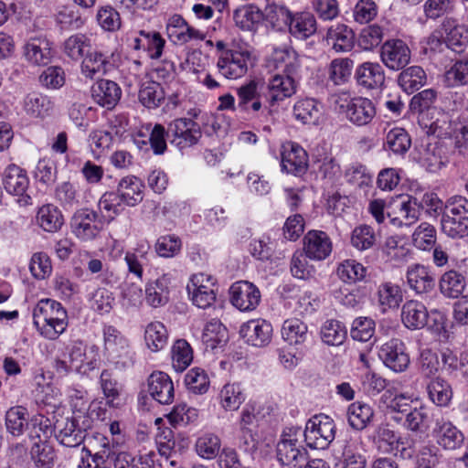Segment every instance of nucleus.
I'll list each match as a JSON object with an SVG mask.
<instances>
[{"instance_id":"c9c22d12","label":"nucleus","mask_w":468,"mask_h":468,"mask_svg":"<svg viewBox=\"0 0 468 468\" xmlns=\"http://www.w3.org/2000/svg\"><path fill=\"white\" fill-rule=\"evenodd\" d=\"M271 61L279 73L299 75L301 61L298 54L292 48H275L271 54Z\"/></svg>"},{"instance_id":"0e129e2a","label":"nucleus","mask_w":468,"mask_h":468,"mask_svg":"<svg viewBox=\"0 0 468 468\" xmlns=\"http://www.w3.org/2000/svg\"><path fill=\"white\" fill-rule=\"evenodd\" d=\"M149 246L140 244L132 251H127L124 256L128 271L133 274L139 280H142L144 273V264L147 261Z\"/></svg>"},{"instance_id":"bb28decb","label":"nucleus","mask_w":468,"mask_h":468,"mask_svg":"<svg viewBox=\"0 0 468 468\" xmlns=\"http://www.w3.org/2000/svg\"><path fill=\"white\" fill-rule=\"evenodd\" d=\"M407 282L416 293H427L433 290L435 278L428 267L421 264L410 266L406 273Z\"/></svg>"},{"instance_id":"a211bd4d","label":"nucleus","mask_w":468,"mask_h":468,"mask_svg":"<svg viewBox=\"0 0 468 468\" xmlns=\"http://www.w3.org/2000/svg\"><path fill=\"white\" fill-rule=\"evenodd\" d=\"M303 250L310 260L324 261L332 253L333 242L326 232L312 229L303 239Z\"/></svg>"},{"instance_id":"4c0bfd02","label":"nucleus","mask_w":468,"mask_h":468,"mask_svg":"<svg viewBox=\"0 0 468 468\" xmlns=\"http://www.w3.org/2000/svg\"><path fill=\"white\" fill-rule=\"evenodd\" d=\"M36 221L44 231L54 233L63 226L64 218L58 207L53 204H45L38 208Z\"/></svg>"},{"instance_id":"09e8293b","label":"nucleus","mask_w":468,"mask_h":468,"mask_svg":"<svg viewBox=\"0 0 468 468\" xmlns=\"http://www.w3.org/2000/svg\"><path fill=\"white\" fill-rule=\"evenodd\" d=\"M336 274L345 283L353 284L365 280L367 269L356 260L347 259L338 264Z\"/></svg>"},{"instance_id":"49530a36","label":"nucleus","mask_w":468,"mask_h":468,"mask_svg":"<svg viewBox=\"0 0 468 468\" xmlns=\"http://www.w3.org/2000/svg\"><path fill=\"white\" fill-rule=\"evenodd\" d=\"M292 12L286 6L276 4L268 5L265 8L264 18L266 23L277 31H287Z\"/></svg>"},{"instance_id":"13d9d810","label":"nucleus","mask_w":468,"mask_h":468,"mask_svg":"<svg viewBox=\"0 0 468 468\" xmlns=\"http://www.w3.org/2000/svg\"><path fill=\"white\" fill-rule=\"evenodd\" d=\"M168 278L162 276L146 285L145 299L151 306L158 307L168 301Z\"/></svg>"},{"instance_id":"7ed1b4c3","label":"nucleus","mask_w":468,"mask_h":468,"mask_svg":"<svg viewBox=\"0 0 468 468\" xmlns=\"http://www.w3.org/2000/svg\"><path fill=\"white\" fill-rule=\"evenodd\" d=\"M441 231L451 239H463L468 236V199L454 196L445 202L444 211L440 220Z\"/></svg>"},{"instance_id":"9d476101","label":"nucleus","mask_w":468,"mask_h":468,"mask_svg":"<svg viewBox=\"0 0 468 468\" xmlns=\"http://www.w3.org/2000/svg\"><path fill=\"white\" fill-rule=\"evenodd\" d=\"M2 183L6 192L16 197L20 206L32 204L28 192L29 178L26 170L15 164L9 165L3 173Z\"/></svg>"},{"instance_id":"aec40b11","label":"nucleus","mask_w":468,"mask_h":468,"mask_svg":"<svg viewBox=\"0 0 468 468\" xmlns=\"http://www.w3.org/2000/svg\"><path fill=\"white\" fill-rule=\"evenodd\" d=\"M23 50L25 59L34 66H46L53 57L52 43L44 36L28 38Z\"/></svg>"},{"instance_id":"2eb2a0df","label":"nucleus","mask_w":468,"mask_h":468,"mask_svg":"<svg viewBox=\"0 0 468 468\" xmlns=\"http://www.w3.org/2000/svg\"><path fill=\"white\" fill-rule=\"evenodd\" d=\"M384 365L394 372H404L410 359L404 342L399 338H391L383 344L378 352Z\"/></svg>"},{"instance_id":"473e14b6","label":"nucleus","mask_w":468,"mask_h":468,"mask_svg":"<svg viewBox=\"0 0 468 468\" xmlns=\"http://www.w3.org/2000/svg\"><path fill=\"white\" fill-rule=\"evenodd\" d=\"M53 108L52 99L40 92H30L23 99V109L31 118L43 119L51 113Z\"/></svg>"},{"instance_id":"e2e57ef3","label":"nucleus","mask_w":468,"mask_h":468,"mask_svg":"<svg viewBox=\"0 0 468 468\" xmlns=\"http://www.w3.org/2000/svg\"><path fill=\"white\" fill-rule=\"evenodd\" d=\"M27 416V410L22 406L10 408L5 413V426L7 431L14 436L23 434L26 427L29 425Z\"/></svg>"},{"instance_id":"2f4dec72","label":"nucleus","mask_w":468,"mask_h":468,"mask_svg":"<svg viewBox=\"0 0 468 468\" xmlns=\"http://www.w3.org/2000/svg\"><path fill=\"white\" fill-rule=\"evenodd\" d=\"M326 40L335 52H349L355 45L353 30L344 24H336L328 28Z\"/></svg>"},{"instance_id":"39448f33","label":"nucleus","mask_w":468,"mask_h":468,"mask_svg":"<svg viewBox=\"0 0 468 468\" xmlns=\"http://www.w3.org/2000/svg\"><path fill=\"white\" fill-rule=\"evenodd\" d=\"M92 420L87 414L58 418L53 423L56 439L66 447H77L82 443Z\"/></svg>"},{"instance_id":"338daca9","label":"nucleus","mask_w":468,"mask_h":468,"mask_svg":"<svg viewBox=\"0 0 468 468\" xmlns=\"http://www.w3.org/2000/svg\"><path fill=\"white\" fill-rule=\"evenodd\" d=\"M182 249L181 239L175 234L160 236L154 243V250L162 258H173L178 255Z\"/></svg>"},{"instance_id":"423d86ee","label":"nucleus","mask_w":468,"mask_h":468,"mask_svg":"<svg viewBox=\"0 0 468 468\" xmlns=\"http://www.w3.org/2000/svg\"><path fill=\"white\" fill-rule=\"evenodd\" d=\"M299 428L285 429L276 446L278 462L288 468H303L308 459V452L299 441Z\"/></svg>"},{"instance_id":"79ce46f5","label":"nucleus","mask_w":468,"mask_h":468,"mask_svg":"<svg viewBox=\"0 0 468 468\" xmlns=\"http://www.w3.org/2000/svg\"><path fill=\"white\" fill-rule=\"evenodd\" d=\"M30 457L36 468H52L55 464L56 452L48 440L33 442L30 449Z\"/></svg>"},{"instance_id":"dca6fc26","label":"nucleus","mask_w":468,"mask_h":468,"mask_svg":"<svg viewBox=\"0 0 468 468\" xmlns=\"http://www.w3.org/2000/svg\"><path fill=\"white\" fill-rule=\"evenodd\" d=\"M299 75L277 73L270 78L266 87L267 101L271 106L295 94Z\"/></svg>"},{"instance_id":"bf43d9fd","label":"nucleus","mask_w":468,"mask_h":468,"mask_svg":"<svg viewBox=\"0 0 468 468\" xmlns=\"http://www.w3.org/2000/svg\"><path fill=\"white\" fill-rule=\"evenodd\" d=\"M322 341L328 346H340L346 338V326L337 320H327L324 323L320 331Z\"/></svg>"},{"instance_id":"cd10ccee","label":"nucleus","mask_w":468,"mask_h":468,"mask_svg":"<svg viewBox=\"0 0 468 468\" xmlns=\"http://www.w3.org/2000/svg\"><path fill=\"white\" fill-rule=\"evenodd\" d=\"M287 31L297 39L306 40L317 31L315 16L307 11L292 13Z\"/></svg>"},{"instance_id":"7c9ffc66","label":"nucleus","mask_w":468,"mask_h":468,"mask_svg":"<svg viewBox=\"0 0 468 468\" xmlns=\"http://www.w3.org/2000/svg\"><path fill=\"white\" fill-rule=\"evenodd\" d=\"M429 314L425 305L415 300L407 301L401 309V321L410 330L423 328L428 323Z\"/></svg>"},{"instance_id":"c03bdc74","label":"nucleus","mask_w":468,"mask_h":468,"mask_svg":"<svg viewBox=\"0 0 468 468\" xmlns=\"http://www.w3.org/2000/svg\"><path fill=\"white\" fill-rule=\"evenodd\" d=\"M165 91L160 83L146 80L141 84L139 90V101L148 109L158 108L165 101Z\"/></svg>"},{"instance_id":"412c9836","label":"nucleus","mask_w":468,"mask_h":468,"mask_svg":"<svg viewBox=\"0 0 468 468\" xmlns=\"http://www.w3.org/2000/svg\"><path fill=\"white\" fill-rule=\"evenodd\" d=\"M356 84L367 90L381 89L385 84L386 75L383 67L378 62L366 61L355 70Z\"/></svg>"},{"instance_id":"f3484780","label":"nucleus","mask_w":468,"mask_h":468,"mask_svg":"<svg viewBox=\"0 0 468 468\" xmlns=\"http://www.w3.org/2000/svg\"><path fill=\"white\" fill-rule=\"evenodd\" d=\"M380 58L382 63L389 69L399 70L404 69L410 61L411 51L409 46L401 39L387 40L381 47Z\"/></svg>"},{"instance_id":"0eeeda50","label":"nucleus","mask_w":468,"mask_h":468,"mask_svg":"<svg viewBox=\"0 0 468 468\" xmlns=\"http://www.w3.org/2000/svg\"><path fill=\"white\" fill-rule=\"evenodd\" d=\"M188 114L191 117L175 119L167 126L168 141L181 151L197 144L202 136L200 125L194 121L198 115L197 111L191 110Z\"/></svg>"},{"instance_id":"c85d7f7f","label":"nucleus","mask_w":468,"mask_h":468,"mask_svg":"<svg viewBox=\"0 0 468 468\" xmlns=\"http://www.w3.org/2000/svg\"><path fill=\"white\" fill-rule=\"evenodd\" d=\"M441 30L443 31V42L446 46L457 52H462L468 44V29L457 24L452 18H445L441 24Z\"/></svg>"},{"instance_id":"052dcab7","label":"nucleus","mask_w":468,"mask_h":468,"mask_svg":"<svg viewBox=\"0 0 468 468\" xmlns=\"http://www.w3.org/2000/svg\"><path fill=\"white\" fill-rule=\"evenodd\" d=\"M354 61L349 58H337L333 59L328 66V79L335 85H343L348 81Z\"/></svg>"},{"instance_id":"5701e85b","label":"nucleus","mask_w":468,"mask_h":468,"mask_svg":"<svg viewBox=\"0 0 468 468\" xmlns=\"http://www.w3.org/2000/svg\"><path fill=\"white\" fill-rule=\"evenodd\" d=\"M282 170L294 176L303 175L308 167V155L306 151L297 144H289L283 146L282 152Z\"/></svg>"},{"instance_id":"1a4fd4ad","label":"nucleus","mask_w":468,"mask_h":468,"mask_svg":"<svg viewBox=\"0 0 468 468\" xmlns=\"http://www.w3.org/2000/svg\"><path fill=\"white\" fill-rule=\"evenodd\" d=\"M253 65L251 52L248 48L224 51L218 55V72L228 80H238L244 77L249 68Z\"/></svg>"},{"instance_id":"a19ab883","label":"nucleus","mask_w":468,"mask_h":468,"mask_svg":"<svg viewBox=\"0 0 468 468\" xmlns=\"http://www.w3.org/2000/svg\"><path fill=\"white\" fill-rule=\"evenodd\" d=\"M427 76L420 66H411L403 69L398 78V83L408 94H412L425 85Z\"/></svg>"},{"instance_id":"72a5a7b5","label":"nucleus","mask_w":468,"mask_h":468,"mask_svg":"<svg viewBox=\"0 0 468 468\" xmlns=\"http://www.w3.org/2000/svg\"><path fill=\"white\" fill-rule=\"evenodd\" d=\"M293 116L303 124H317L323 116L324 107L314 98L298 100L293 106Z\"/></svg>"},{"instance_id":"3c124183","label":"nucleus","mask_w":468,"mask_h":468,"mask_svg":"<svg viewBox=\"0 0 468 468\" xmlns=\"http://www.w3.org/2000/svg\"><path fill=\"white\" fill-rule=\"evenodd\" d=\"M427 391L431 400L440 407L449 406L453 396L451 385L441 378H433L428 384Z\"/></svg>"},{"instance_id":"a878e982","label":"nucleus","mask_w":468,"mask_h":468,"mask_svg":"<svg viewBox=\"0 0 468 468\" xmlns=\"http://www.w3.org/2000/svg\"><path fill=\"white\" fill-rule=\"evenodd\" d=\"M111 57L101 51L88 52L81 61V74L90 80L96 76L105 75L113 68Z\"/></svg>"},{"instance_id":"680f3d73","label":"nucleus","mask_w":468,"mask_h":468,"mask_svg":"<svg viewBox=\"0 0 468 468\" xmlns=\"http://www.w3.org/2000/svg\"><path fill=\"white\" fill-rule=\"evenodd\" d=\"M263 18V14L256 7L245 5L237 8L233 19L237 27L242 30H253Z\"/></svg>"},{"instance_id":"f257e3e1","label":"nucleus","mask_w":468,"mask_h":468,"mask_svg":"<svg viewBox=\"0 0 468 468\" xmlns=\"http://www.w3.org/2000/svg\"><path fill=\"white\" fill-rule=\"evenodd\" d=\"M33 324L41 336L56 340L69 326L68 312L56 300L41 299L33 308Z\"/></svg>"},{"instance_id":"f03ea898","label":"nucleus","mask_w":468,"mask_h":468,"mask_svg":"<svg viewBox=\"0 0 468 468\" xmlns=\"http://www.w3.org/2000/svg\"><path fill=\"white\" fill-rule=\"evenodd\" d=\"M103 352L107 360L118 370L133 366L135 352L129 339L115 326L104 324L102 328Z\"/></svg>"},{"instance_id":"e433bc0d","label":"nucleus","mask_w":468,"mask_h":468,"mask_svg":"<svg viewBox=\"0 0 468 468\" xmlns=\"http://www.w3.org/2000/svg\"><path fill=\"white\" fill-rule=\"evenodd\" d=\"M142 180L134 176H129L121 179L116 191L124 201V205L134 207L144 198Z\"/></svg>"},{"instance_id":"864d4df0","label":"nucleus","mask_w":468,"mask_h":468,"mask_svg":"<svg viewBox=\"0 0 468 468\" xmlns=\"http://www.w3.org/2000/svg\"><path fill=\"white\" fill-rule=\"evenodd\" d=\"M378 301L382 312L398 308L402 302V292L399 285L384 282L378 286Z\"/></svg>"},{"instance_id":"9b49d317","label":"nucleus","mask_w":468,"mask_h":468,"mask_svg":"<svg viewBox=\"0 0 468 468\" xmlns=\"http://www.w3.org/2000/svg\"><path fill=\"white\" fill-rule=\"evenodd\" d=\"M70 229L80 241H91L99 237L102 229V222L96 211L80 208L71 217Z\"/></svg>"},{"instance_id":"c756f323","label":"nucleus","mask_w":468,"mask_h":468,"mask_svg":"<svg viewBox=\"0 0 468 468\" xmlns=\"http://www.w3.org/2000/svg\"><path fill=\"white\" fill-rule=\"evenodd\" d=\"M375 418L374 409L367 403L355 401L351 403L346 410L348 425L356 431L367 429Z\"/></svg>"},{"instance_id":"20e7f679","label":"nucleus","mask_w":468,"mask_h":468,"mask_svg":"<svg viewBox=\"0 0 468 468\" xmlns=\"http://www.w3.org/2000/svg\"><path fill=\"white\" fill-rule=\"evenodd\" d=\"M335 110L356 126L369 124L377 111L374 102L365 97H351L348 92L333 96Z\"/></svg>"},{"instance_id":"393cba45","label":"nucleus","mask_w":468,"mask_h":468,"mask_svg":"<svg viewBox=\"0 0 468 468\" xmlns=\"http://www.w3.org/2000/svg\"><path fill=\"white\" fill-rule=\"evenodd\" d=\"M240 335L248 344L262 347L271 342L272 326L265 320H250L241 326Z\"/></svg>"},{"instance_id":"6e6552de","label":"nucleus","mask_w":468,"mask_h":468,"mask_svg":"<svg viewBox=\"0 0 468 468\" xmlns=\"http://www.w3.org/2000/svg\"><path fill=\"white\" fill-rule=\"evenodd\" d=\"M336 425L334 420L324 414L313 416L305 424L304 441L312 449L324 450L335 438Z\"/></svg>"},{"instance_id":"5fc2aeb1","label":"nucleus","mask_w":468,"mask_h":468,"mask_svg":"<svg viewBox=\"0 0 468 468\" xmlns=\"http://www.w3.org/2000/svg\"><path fill=\"white\" fill-rule=\"evenodd\" d=\"M401 444H404V438L388 426H379L378 428L376 445L379 452L391 454L397 452Z\"/></svg>"},{"instance_id":"69168bd1","label":"nucleus","mask_w":468,"mask_h":468,"mask_svg":"<svg viewBox=\"0 0 468 468\" xmlns=\"http://www.w3.org/2000/svg\"><path fill=\"white\" fill-rule=\"evenodd\" d=\"M436 229L428 222H421L412 234L413 245L422 250H429L436 244Z\"/></svg>"},{"instance_id":"58836bf2","label":"nucleus","mask_w":468,"mask_h":468,"mask_svg":"<svg viewBox=\"0 0 468 468\" xmlns=\"http://www.w3.org/2000/svg\"><path fill=\"white\" fill-rule=\"evenodd\" d=\"M246 399L245 390L239 383H227L218 393V401L226 411H236Z\"/></svg>"},{"instance_id":"6ab92c4d","label":"nucleus","mask_w":468,"mask_h":468,"mask_svg":"<svg viewBox=\"0 0 468 468\" xmlns=\"http://www.w3.org/2000/svg\"><path fill=\"white\" fill-rule=\"evenodd\" d=\"M261 292L248 281H239L230 287V300L232 304L242 312L256 309L261 302Z\"/></svg>"},{"instance_id":"de8ad7c7","label":"nucleus","mask_w":468,"mask_h":468,"mask_svg":"<svg viewBox=\"0 0 468 468\" xmlns=\"http://www.w3.org/2000/svg\"><path fill=\"white\" fill-rule=\"evenodd\" d=\"M90 47V38L85 34L77 33L64 41L63 52L70 59L79 61L85 57Z\"/></svg>"},{"instance_id":"b1692460","label":"nucleus","mask_w":468,"mask_h":468,"mask_svg":"<svg viewBox=\"0 0 468 468\" xmlns=\"http://www.w3.org/2000/svg\"><path fill=\"white\" fill-rule=\"evenodd\" d=\"M90 92L93 101L107 110H112L122 97L121 87L115 81L104 79L96 81Z\"/></svg>"},{"instance_id":"a18cd8bd","label":"nucleus","mask_w":468,"mask_h":468,"mask_svg":"<svg viewBox=\"0 0 468 468\" xmlns=\"http://www.w3.org/2000/svg\"><path fill=\"white\" fill-rule=\"evenodd\" d=\"M442 368L452 377L457 378L461 374L463 378L468 377V356L457 354L450 348L441 350Z\"/></svg>"},{"instance_id":"4be33fe9","label":"nucleus","mask_w":468,"mask_h":468,"mask_svg":"<svg viewBox=\"0 0 468 468\" xmlns=\"http://www.w3.org/2000/svg\"><path fill=\"white\" fill-rule=\"evenodd\" d=\"M147 391L158 403L167 405L175 398L174 383L168 374L162 371L153 372L147 379Z\"/></svg>"},{"instance_id":"4d7b16f0","label":"nucleus","mask_w":468,"mask_h":468,"mask_svg":"<svg viewBox=\"0 0 468 468\" xmlns=\"http://www.w3.org/2000/svg\"><path fill=\"white\" fill-rule=\"evenodd\" d=\"M202 341L207 348L215 349L227 341V329L218 319H212L205 325Z\"/></svg>"},{"instance_id":"8fccbe9b","label":"nucleus","mask_w":468,"mask_h":468,"mask_svg":"<svg viewBox=\"0 0 468 468\" xmlns=\"http://www.w3.org/2000/svg\"><path fill=\"white\" fill-rule=\"evenodd\" d=\"M282 338L290 345H300L309 337L308 326L297 318L287 319L282 327Z\"/></svg>"},{"instance_id":"ddd939ff","label":"nucleus","mask_w":468,"mask_h":468,"mask_svg":"<svg viewBox=\"0 0 468 468\" xmlns=\"http://www.w3.org/2000/svg\"><path fill=\"white\" fill-rule=\"evenodd\" d=\"M431 432L437 445L445 451L460 449L464 442L463 431L442 414L434 418Z\"/></svg>"},{"instance_id":"37998d69","label":"nucleus","mask_w":468,"mask_h":468,"mask_svg":"<svg viewBox=\"0 0 468 468\" xmlns=\"http://www.w3.org/2000/svg\"><path fill=\"white\" fill-rule=\"evenodd\" d=\"M411 146L408 132L400 127L389 130L385 137L384 148L396 155H404Z\"/></svg>"},{"instance_id":"6e6d98bb","label":"nucleus","mask_w":468,"mask_h":468,"mask_svg":"<svg viewBox=\"0 0 468 468\" xmlns=\"http://www.w3.org/2000/svg\"><path fill=\"white\" fill-rule=\"evenodd\" d=\"M146 346L153 352L164 349L168 342V333L165 326L160 322L150 323L144 331Z\"/></svg>"},{"instance_id":"4468645a","label":"nucleus","mask_w":468,"mask_h":468,"mask_svg":"<svg viewBox=\"0 0 468 468\" xmlns=\"http://www.w3.org/2000/svg\"><path fill=\"white\" fill-rule=\"evenodd\" d=\"M388 217L395 227L411 226L419 219V200L410 195L398 196L390 203Z\"/></svg>"},{"instance_id":"f8f14e48","label":"nucleus","mask_w":468,"mask_h":468,"mask_svg":"<svg viewBox=\"0 0 468 468\" xmlns=\"http://www.w3.org/2000/svg\"><path fill=\"white\" fill-rule=\"evenodd\" d=\"M238 110L246 113H256L263 108V100L267 101L265 83L258 80H250L236 90Z\"/></svg>"},{"instance_id":"774afa93","label":"nucleus","mask_w":468,"mask_h":468,"mask_svg":"<svg viewBox=\"0 0 468 468\" xmlns=\"http://www.w3.org/2000/svg\"><path fill=\"white\" fill-rule=\"evenodd\" d=\"M193 354L190 345L184 339L175 342L172 347V363L176 371H184L192 362Z\"/></svg>"},{"instance_id":"ea45409f","label":"nucleus","mask_w":468,"mask_h":468,"mask_svg":"<svg viewBox=\"0 0 468 468\" xmlns=\"http://www.w3.org/2000/svg\"><path fill=\"white\" fill-rule=\"evenodd\" d=\"M465 287V277L454 270L445 271L441 276L439 281L440 292L444 297L447 298H458L463 294Z\"/></svg>"},{"instance_id":"f704fd0d","label":"nucleus","mask_w":468,"mask_h":468,"mask_svg":"<svg viewBox=\"0 0 468 468\" xmlns=\"http://www.w3.org/2000/svg\"><path fill=\"white\" fill-rule=\"evenodd\" d=\"M165 45V40L156 31L141 30L139 37L133 40V48L146 51L152 59H157L162 56Z\"/></svg>"},{"instance_id":"603ef678","label":"nucleus","mask_w":468,"mask_h":468,"mask_svg":"<svg viewBox=\"0 0 468 468\" xmlns=\"http://www.w3.org/2000/svg\"><path fill=\"white\" fill-rule=\"evenodd\" d=\"M195 450L202 459L213 460L218 457L221 451V440L215 433H204L197 439Z\"/></svg>"}]
</instances>
